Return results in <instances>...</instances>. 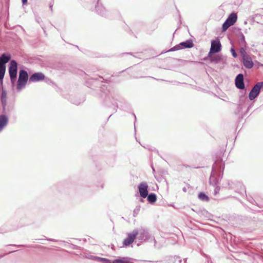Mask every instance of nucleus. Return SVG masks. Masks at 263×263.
<instances>
[{"label": "nucleus", "instance_id": "obj_18", "mask_svg": "<svg viewBox=\"0 0 263 263\" xmlns=\"http://www.w3.org/2000/svg\"><path fill=\"white\" fill-rule=\"evenodd\" d=\"M182 48L180 46V45H177L176 46H174V47L172 48L171 49L168 50V51H173L175 50H180Z\"/></svg>", "mask_w": 263, "mask_h": 263}, {"label": "nucleus", "instance_id": "obj_2", "mask_svg": "<svg viewBox=\"0 0 263 263\" xmlns=\"http://www.w3.org/2000/svg\"><path fill=\"white\" fill-rule=\"evenodd\" d=\"M28 80V74L25 70H21L19 72V77L17 81V89L18 90L24 88Z\"/></svg>", "mask_w": 263, "mask_h": 263}, {"label": "nucleus", "instance_id": "obj_16", "mask_svg": "<svg viewBox=\"0 0 263 263\" xmlns=\"http://www.w3.org/2000/svg\"><path fill=\"white\" fill-rule=\"evenodd\" d=\"M147 197V200L151 203L155 202L157 200V196L154 193L150 194Z\"/></svg>", "mask_w": 263, "mask_h": 263}, {"label": "nucleus", "instance_id": "obj_20", "mask_svg": "<svg viewBox=\"0 0 263 263\" xmlns=\"http://www.w3.org/2000/svg\"><path fill=\"white\" fill-rule=\"evenodd\" d=\"M231 52L232 53V55L234 57V58H236L237 57V55L236 54V53L235 52V50L234 49H231Z\"/></svg>", "mask_w": 263, "mask_h": 263}, {"label": "nucleus", "instance_id": "obj_3", "mask_svg": "<svg viewBox=\"0 0 263 263\" xmlns=\"http://www.w3.org/2000/svg\"><path fill=\"white\" fill-rule=\"evenodd\" d=\"M237 16L236 13H232L230 14L227 20L223 24L222 31H226L229 27L233 25L236 22Z\"/></svg>", "mask_w": 263, "mask_h": 263}, {"label": "nucleus", "instance_id": "obj_1", "mask_svg": "<svg viewBox=\"0 0 263 263\" xmlns=\"http://www.w3.org/2000/svg\"><path fill=\"white\" fill-rule=\"evenodd\" d=\"M10 59L11 55L5 53L3 54L0 58V81L1 84L3 83V79H4L6 71L5 64L8 62Z\"/></svg>", "mask_w": 263, "mask_h": 263}, {"label": "nucleus", "instance_id": "obj_12", "mask_svg": "<svg viewBox=\"0 0 263 263\" xmlns=\"http://www.w3.org/2000/svg\"><path fill=\"white\" fill-rule=\"evenodd\" d=\"M8 123V118L5 115L0 116V131L3 127L7 125Z\"/></svg>", "mask_w": 263, "mask_h": 263}, {"label": "nucleus", "instance_id": "obj_15", "mask_svg": "<svg viewBox=\"0 0 263 263\" xmlns=\"http://www.w3.org/2000/svg\"><path fill=\"white\" fill-rule=\"evenodd\" d=\"M6 99H7V93H6V91H5L3 89L2 91L1 100V102H2V103L3 106L6 105Z\"/></svg>", "mask_w": 263, "mask_h": 263}, {"label": "nucleus", "instance_id": "obj_7", "mask_svg": "<svg viewBox=\"0 0 263 263\" xmlns=\"http://www.w3.org/2000/svg\"><path fill=\"white\" fill-rule=\"evenodd\" d=\"M148 185L146 182H142L138 186V190L140 196L143 198H146L148 195Z\"/></svg>", "mask_w": 263, "mask_h": 263}, {"label": "nucleus", "instance_id": "obj_8", "mask_svg": "<svg viewBox=\"0 0 263 263\" xmlns=\"http://www.w3.org/2000/svg\"><path fill=\"white\" fill-rule=\"evenodd\" d=\"M138 234V232L137 231H134L133 232L128 233L127 238L124 240V245L127 246L132 243Z\"/></svg>", "mask_w": 263, "mask_h": 263}, {"label": "nucleus", "instance_id": "obj_6", "mask_svg": "<svg viewBox=\"0 0 263 263\" xmlns=\"http://www.w3.org/2000/svg\"><path fill=\"white\" fill-rule=\"evenodd\" d=\"M221 45L219 40H213L211 42V46L210 51L209 53V56L211 55V54L218 52L221 50Z\"/></svg>", "mask_w": 263, "mask_h": 263}, {"label": "nucleus", "instance_id": "obj_9", "mask_svg": "<svg viewBox=\"0 0 263 263\" xmlns=\"http://www.w3.org/2000/svg\"><path fill=\"white\" fill-rule=\"evenodd\" d=\"M45 77L44 74L41 72H37L33 74L30 76L29 81L31 82H35L44 80Z\"/></svg>", "mask_w": 263, "mask_h": 263}, {"label": "nucleus", "instance_id": "obj_21", "mask_svg": "<svg viewBox=\"0 0 263 263\" xmlns=\"http://www.w3.org/2000/svg\"><path fill=\"white\" fill-rule=\"evenodd\" d=\"M23 4H26L27 2V0H22Z\"/></svg>", "mask_w": 263, "mask_h": 263}, {"label": "nucleus", "instance_id": "obj_19", "mask_svg": "<svg viewBox=\"0 0 263 263\" xmlns=\"http://www.w3.org/2000/svg\"><path fill=\"white\" fill-rule=\"evenodd\" d=\"M240 53L242 57V58H243V56L245 55H248L243 48H241L240 49Z\"/></svg>", "mask_w": 263, "mask_h": 263}, {"label": "nucleus", "instance_id": "obj_11", "mask_svg": "<svg viewBox=\"0 0 263 263\" xmlns=\"http://www.w3.org/2000/svg\"><path fill=\"white\" fill-rule=\"evenodd\" d=\"M236 86L239 89H244L245 85L243 83V76L242 74H239L235 79Z\"/></svg>", "mask_w": 263, "mask_h": 263}, {"label": "nucleus", "instance_id": "obj_10", "mask_svg": "<svg viewBox=\"0 0 263 263\" xmlns=\"http://www.w3.org/2000/svg\"><path fill=\"white\" fill-rule=\"evenodd\" d=\"M242 62L247 68H251L254 65L252 58L249 55H245L242 58Z\"/></svg>", "mask_w": 263, "mask_h": 263}, {"label": "nucleus", "instance_id": "obj_13", "mask_svg": "<svg viewBox=\"0 0 263 263\" xmlns=\"http://www.w3.org/2000/svg\"><path fill=\"white\" fill-rule=\"evenodd\" d=\"M111 263H132L130 259L127 257H119L112 260Z\"/></svg>", "mask_w": 263, "mask_h": 263}, {"label": "nucleus", "instance_id": "obj_14", "mask_svg": "<svg viewBox=\"0 0 263 263\" xmlns=\"http://www.w3.org/2000/svg\"><path fill=\"white\" fill-rule=\"evenodd\" d=\"M180 46H183L184 48H192L194 46L193 42L192 40H187L184 42H181L179 44Z\"/></svg>", "mask_w": 263, "mask_h": 263}, {"label": "nucleus", "instance_id": "obj_4", "mask_svg": "<svg viewBox=\"0 0 263 263\" xmlns=\"http://www.w3.org/2000/svg\"><path fill=\"white\" fill-rule=\"evenodd\" d=\"M17 64L14 60H12L10 62V66L9 67V73L11 81L15 80L17 76Z\"/></svg>", "mask_w": 263, "mask_h": 263}, {"label": "nucleus", "instance_id": "obj_5", "mask_svg": "<svg viewBox=\"0 0 263 263\" xmlns=\"http://www.w3.org/2000/svg\"><path fill=\"white\" fill-rule=\"evenodd\" d=\"M263 85V82L257 83L251 89L249 93V99L251 100H254L259 95L260 89Z\"/></svg>", "mask_w": 263, "mask_h": 263}, {"label": "nucleus", "instance_id": "obj_17", "mask_svg": "<svg viewBox=\"0 0 263 263\" xmlns=\"http://www.w3.org/2000/svg\"><path fill=\"white\" fill-rule=\"evenodd\" d=\"M198 198L203 201H208V197L203 193H200L198 195Z\"/></svg>", "mask_w": 263, "mask_h": 263}]
</instances>
